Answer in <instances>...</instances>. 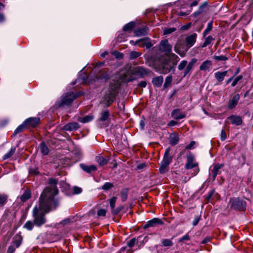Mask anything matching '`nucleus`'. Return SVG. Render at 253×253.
<instances>
[{
	"mask_svg": "<svg viewBox=\"0 0 253 253\" xmlns=\"http://www.w3.org/2000/svg\"><path fill=\"white\" fill-rule=\"evenodd\" d=\"M80 127V125L76 122L69 123L64 126V129L66 131H73L78 129Z\"/></svg>",
	"mask_w": 253,
	"mask_h": 253,
	"instance_id": "5701e85b",
	"label": "nucleus"
},
{
	"mask_svg": "<svg viewBox=\"0 0 253 253\" xmlns=\"http://www.w3.org/2000/svg\"><path fill=\"white\" fill-rule=\"evenodd\" d=\"M187 65V61L186 60H182L178 65L177 68L179 71L182 70L186 68Z\"/></svg>",
	"mask_w": 253,
	"mask_h": 253,
	"instance_id": "49530a36",
	"label": "nucleus"
},
{
	"mask_svg": "<svg viewBox=\"0 0 253 253\" xmlns=\"http://www.w3.org/2000/svg\"><path fill=\"white\" fill-rule=\"evenodd\" d=\"M190 240V237L188 234H185L179 239V243H184L185 241H188Z\"/></svg>",
	"mask_w": 253,
	"mask_h": 253,
	"instance_id": "6e6d98bb",
	"label": "nucleus"
},
{
	"mask_svg": "<svg viewBox=\"0 0 253 253\" xmlns=\"http://www.w3.org/2000/svg\"><path fill=\"white\" fill-rule=\"evenodd\" d=\"M78 95L73 92H69L63 94L61 97V100L58 102L56 105L59 107H62L65 106H70L71 105L73 101L76 99Z\"/></svg>",
	"mask_w": 253,
	"mask_h": 253,
	"instance_id": "423d86ee",
	"label": "nucleus"
},
{
	"mask_svg": "<svg viewBox=\"0 0 253 253\" xmlns=\"http://www.w3.org/2000/svg\"><path fill=\"white\" fill-rule=\"evenodd\" d=\"M93 119V117L92 115H87L84 117H79L78 119V121L82 123H86L90 122Z\"/></svg>",
	"mask_w": 253,
	"mask_h": 253,
	"instance_id": "72a5a7b5",
	"label": "nucleus"
},
{
	"mask_svg": "<svg viewBox=\"0 0 253 253\" xmlns=\"http://www.w3.org/2000/svg\"><path fill=\"white\" fill-rule=\"evenodd\" d=\"M200 219V216H197L195 219H194L193 222H192V224L193 226H196L198 224L199 220Z\"/></svg>",
	"mask_w": 253,
	"mask_h": 253,
	"instance_id": "69168bd1",
	"label": "nucleus"
},
{
	"mask_svg": "<svg viewBox=\"0 0 253 253\" xmlns=\"http://www.w3.org/2000/svg\"><path fill=\"white\" fill-rule=\"evenodd\" d=\"M224 166L223 164H217L215 165L211 170L212 178L214 180L218 174L220 173V169Z\"/></svg>",
	"mask_w": 253,
	"mask_h": 253,
	"instance_id": "4be33fe9",
	"label": "nucleus"
},
{
	"mask_svg": "<svg viewBox=\"0 0 253 253\" xmlns=\"http://www.w3.org/2000/svg\"><path fill=\"white\" fill-rule=\"evenodd\" d=\"M135 24L133 22H130L126 24L123 28V31H131L135 27Z\"/></svg>",
	"mask_w": 253,
	"mask_h": 253,
	"instance_id": "e433bc0d",
	"label": "nucleus"
},
{
	"mask_svg": "<svg viewBox=\"0 0 253 253\" xmlns=\"http://www.w3.org/2000/svg\"><path fill=\"white\" fill-rule=\"evenodd\" d=\"M212 67V62L211 60L204 61L200 66V70L202 71H209Z\"/></svg>",
	"mask_w": 253,
	"mask_h": 253,
	"instance_id": "aec40b11",
	"label": "nucleus"
},
{
	"mask_svg": "<svg viewBox=\"0 0 253 253\" xmlns=\"http://www.w3.org/2000/svg\"><path fill=\"white\" fill-rule=\"evenodd\" d=\"M40 148L42 153L43 155H47L49 153V150L45 143L42 141L40 145Z\"/></svg>",
	"mask_w": 253,
	"mask_h": 253,
	"instance_id": "2f4dec72",
	"label": "nucleus"
},
{
	"mask_svg": "<svg viewBox=\"0 0 253 253\" xmlns=\"http://www.w3.org/2000/svg\"><path fill=\"white\" fill-rule=\"evenodd\" d=\"M162 244L164 247H171L173 245V243L170 239H164L162 241Z\"/></svg>",
	"mask_w": 253,
	"mask_h": 253,
	"instance_id": "c03bdc74",
	"label": "nucleus"
},
{
	"mask_svg": "<svg viewBox=\"0 0 253 253\" xmlns=\"http://www.w3.org/2000/svg\"><path fill=\"white\" fill-rule=\"evenodd\" d=\"M27 128H27V126H26L25 124H24V122H23V123L21 125H19L16 128V129L14 130V132L13 133L12 136L16 135L18 133L22 132L25 129H27Z\"/></svg>",
	"mask_w": 253,
	"mask_h": 253,
	"instance_id": "7c9ffc66",
	"label": "nucleus"
},
{
	"mask_svg": "<svg viewBox=\"0 0 253 253\" xmlns=\"http://www.w3.org/2000/svg\"><path fill=\"white\" fill-rule=\"evenodd\" d=\"M136 243V239L135 238H132L129 241H128L126 243V247H123L121 249L122 252H129L132 251L131 248L134 247Z\"/></svg>",
	"mask_w": 253,
	"mask_h": 253,
	"instance_id": "a211bd4d",
	"label": "nucleus"
},
{
	"mask_svg": "<svg viewBox=\"0 0 253 253\" xmlns=\"http://www.w3.org/2000/svg\"><path fill=\"white\" fill-rule=\"evenodd\" d=\"M31 198V192L29 190H26L24 191V193L21 196L20 199L23 202H26Z\"/></svg>",
	"mask_w": 253,
	"mask_h": 253,
	"instance_id": "473e14b6",
	"label": "nucleus"
},
{
	"mask_svg": "<svg viewBox=\"0 0 253 253\" xmlns=\"http://www.w3.org/2000/svg\"><path fill=\"white\" fill-rule=\"evenodd\" d=\"M123 206H120L115 209H113L111 211L112 214L113 215H117L123 210Z\"/></svg>",
	"mask_w": 253,
	"mask_h": 253,
	"instance_id": "603ef678",
	"label": "nucleus"
},
{
	"mask_svg": "<svg viewBox=\"0 0 253 253\" xmlns=\"http://www.w3.org/2000/svg\"><path fill=\"white\" fill-rule=\"evenodd\" d=\"M133 73L141 77H143L148 74V70L143 67L138 66L133 69Z\"/></svg>",
	"mask_w": 253,
	"mask_h": 253,
	"instance_id": "2eb2a0df",
	"label": "nucleus"
},
{
	"mask_svg": "<svg viewBox=\"0 0 253 253\" xmlns=\"http://www.w3.org/2000/svg\"><path fill=\"white\" fill-rule=\"evenodd\" d=\"M171 116L175 120H180L186 117V114L180 111V109H174L171 112Z\"/></svg>",
	"mask_w": 253,
	"mask_h": 253,
	"instance_id": "6ab92c4d",
	"label": "nucleus"
},
{
	"mask_svg": "<svg viewBox=\"0 0 253 253\" xmlns=\"http://www.w3.org/2000/svg\"><path fill=\"white\" fill-rule=\"evenodd\" d=\"M179 136L175 133H171L170 134L169 140V143L171 145L177 144L179 141Z\"/></svg>",
	"mask_w": 253,
	"mask_h": 253,
	"instance_id": "bb28decb",
	"label": "nucleus"
},
{
	"mask_svg": "<svg viewBox=\"0 0 253 253\" xmlns=\"http://www.w3.org/2000/svg\"><path fill=\"white\" fill-rule=\"evenodd\" d=\"M163 82V77L162 76H159L154 78L152 80V83L154 86L157 87H160Z\"/></svg>",
	"mask_w": 253,
	"mask_h": 253,
	"instance_id": "c756f323",
	"label": "nucleus"
},
{
	"mask_svg": "<svg viewBox=\"0 0 253 253\" xmlns=\"http://www.w3.org/2000/svg\"><path fill=\"white\" fill-rule=\"evenodd\" d=\"M191 11H192V8L190 9L189 10H187L185 12L180 11L177 13V15L179 16H186V15H189Z\"/></svg>",
	"mask_w": 253,
	"mask_h": 253,
	"instance_id": "680f3d73",
	"label": "nucleus"
},
{
	"mask_svg": "<svg viewBox=\"0 0 253 253\" xmlns=\"http://www.w3.org/2000/svg\"><path fill=\"white\" fill-rule=\"evenodd\" d=\"M80 167L84 171L88 173L97 170V168L94 165L87 166L84 164H80Z\"/></svg>",
	"mask_w": 253,
	"mask_h": 253,
	"instance_id": "393cba45",
	"label": "nucleus"
},
{
	"mask_svg": "<svg viewBox=\"0 0 253 253\" xmlns=\"http://www.w3.org/2000/svg\"><path fill=\"white\" fill-rule=\"evenodd\" d=\"M113 187V183H112L111 182H106V183H105V184L103 185L102 186L101 189L104 190L106 191V190H108L111 189Z\"/></svg>",
	"mask_w": 253,
	"mask_h": 253,
	"instance_id": "09e8293b",
	"label": "nucleus"
},
{
	"mask_svg": "<svg viewBox=\"0 0 253 253\" xmlns=\"http://www.w3.org/2000/svg\"><path fill=\"white\" fill-rule=\"evenodd\" d=\"M172 81V77L171 75L168 76L165 79V82L163 87L164 88H167L171 83Z\"/></svg>",
	"mask_w": 253,
	"mask_h": 253,
	"instance_id": "a19ab883",
	"label": "nucleus"
},
{
	"mask_svg": "<svg viewBox=\"0 0 253 253\" xmlns=\"http://www.w3.org/2000/svg\"><path fill=\"white\" fill-rule=\"evenodd\" d=\"M169 165H168L166 163L161 162V166L159 168V171H160V173H165L167 171V168L169 166Z\"/></svg>",
	"mask_w": 253,
	"mask_h": 253,
	"instance_id": "79ce46f5",
	"label": "nucleus"
},
{
	"mask_svg": "<svg viewBox=\"0 0 253 253\" xmlns=\"http://www.w3.org/2000/svg\"><path fill=\"white\" fill-rule=\"evenodd\" d=\"M186 169H193L192 175H196L199 172L198 163L196 162L194 156L189 152L186 156V163L185 165Z\"/></svg>",
	"mask_w": 253,
	"mask_h": 253,
	"instance_id": "0eeeda50",
	"label": "nucleus"
},
{
	"mask_svg": "<svg viewBox=\"0 0 253 253\" xmlns=\"http://www.w3.org/2000/svg\"><path fill=\"white\" fill-rule=\"evenodd\" d=\"M170 57H171V59L172 60V63L174 65H176L177 63V62L179 61V59H180L179 57L174 53H172L171 54Z\"/></svg>",
	"mask_w": 253,
	"mask_h": 253,
	"instance_id": "8fccbe9b",
	"label": "nucleus"
},
{
	"mask_svg": "<svg viewBox=\"0 0 253 253\" xmlns=\"http://www.w3.org/2000/svg\"><path fill=\"white\" fill-rule=\"evenodd\" d=\"M35 224L34 221L31 220L27 221L23 225V228L26 229L27 230H32Z\"/></svg>",
	"mask_w": 253,
	"mask_h": 253,
	"instance_id": "58836bf2",
	"label": "nucleus"
},
{
	"mask_svg": "<svg viewBox=\"0 0 253 253\" xmlns=\"http://www.w3.org/2000/svg\"><path fill=\"white\" fill-rule=\"evenodd\" d=\"M58 183L57 180L54 178H49L48 180V184L51 185V187H47L45 188L42 193L45 191L47 192H49L52 194L51 199V203L53 204L54 208H56L59 205V201L57 199H55L54 197L58 193V190L56 187V184Z\"/></svg>",
	"mask_w": 253,
	"mask_h": 253,
	"instance_id": "39448f33",
	"label": "nucleus"
},
{
	"mask_svg": "<svg viewBox=\"0 0 253 253\" xmlns=\"http://www.w3.org/2000/svg\"><path fill=\"white\" fill-rule=\"evenodd\" d=\"M175 31H176L175 28H166L164 30V35H168V34L172 33V32H174Z\"/></svg>",
	"mask_w": 253,
	"mask_h": 253,
	"instance_id": "5fc2aeb1",
	"label": "nucleus"
},
{
	"mask_svg": "<svg viewBox=\"0 0 253 253\" xmlns=\"http://www.w3.org/2000/svg\"><path fill=\"white\" fill-rule=\"evenodd\" d=\"M213 58L216 61H226L228 59V57L224 55H214Z\"/></svg>",
	"mask_w": 253,
	"mask_h": 253,
	"instance_id": "a18cd8bd",
	"label": "nucleus"
},
{
	"mask_svg": "<svg viewBox=\"0 0 253 253\" xmlns=\"http://www.w3.org/2000/svg\"><path fill=\"white\" fill-rule=\"evenodd\" d=\"M146 85L147 82L145 81H142L139 83L138 85L141 87H145Z\"/></svg>",
	"mask_w": 253,
	"mask_h": 253,
	"instance_id": "774afa93",
	"label": "nucleus"
},
{
	"mask_svg": "<svg viewBox=\"0 0 253 253\" xmlns=\"http://www.w3.org/2000/svg\"><path fill=\"white\" fill-rule=\"evenodd\" d=\"M163 222L161 219L157 218H154L148 222L144 225L143 229H146L147 228L150 227H155L158 224H162Z\"/></svg>",
	"mask_w": 253,
	"mask_h": 253,
	"instance_id": "ddd939ff",
	"label": "nucleus"
},
{
	"mask_svg": "<svg viewBox=\"0 0 253 253\" xmlns=\"http://www.w3.org/2000/svg\"><path fill=\"white\" fill-rule=\"evenodd\" d=\"M109 159L105 158L101 156H98L95 157V161L100 166H103L106 165Z\"/></svg>",
	"mask_w": 253,
	"mask_h": 253,
	"instance_id": "c85d7f7f",
	"label": "nucleus"
},
{
	"mask_svg": "<svg viewBox=\"0 0 253 253\" xmlns=\"http://www.w3.org/2000/svg\"><path fill=\"white\" fill-rule=\"evenodd\" d=\"M214 41V38H212L211 36H208L205 40L204 42L202 45V47H206L207 45L211 43V42Z\"/></svg>",
	"mask_w": 253,
	"mask_h": 253,
	"instance_id": "ea45409f",
	"label": "nucleus"
},
{
	"mask_svg": "<svg viewBox=\"0 0 253 253\" xmlns=\"http://www.w3.org/2000/svg\"><path fill=\"white\" fill-rule=\"evenodd\" d=\"M227 74V71H225L222 72L218 71L214 73V77L219 82H221L224 80V78L226 76Z\"/></svg>",
	"mask_w": 253,
	"mask_h": 253,
	"instance_id": "a878e982",
	"label": "nucleus"
},
{
	"mask_svg": "<svg viewBox=\"0 0 253 253\" xmlns=\"http://www.w3.org/2000/svg\"><path fill=\"white\" fill-rule=\"evenodd\" d=\"M117 201V197H113L110 200V206L111 209V211L115 209V203Z\"/></svg>",
	"mask_w": 253,
	"mask_h": 253,
	"instance_id": "3c124183",
	"label": "nucleus"
},
{
	"mask_svg": "<svg viewBox=\"0 0 253 253\" xmlns=\"http://www.w3.org/2000/svg\"><path fill=\"white\" fill-rule=\"evenodd\" d=\"M107 211L105 209H100L98 211L97 214L98 216H104L106 215Z\"/></svg>",
	"mask_w": 253,
	"mask_h": 253,
	"instance_id": "4d7b16f0",
	"label": "nucleus"
},
{
	"mask_svg": "<svg viewBox=\"0 0 253 253\" xmlns=\"http://www.w3.org/2000/svg\"><path fill=\"white\" fill-rule=\"evenodd\" d=\"M114 55L117 58L121 59L123 57V54L118 51H115L113 53Z\"/></svg>",
	"mask_w": 253,
	"mask_h": 253,
	"instance_id": "0e129e2a",
	"label": "nucleus"
},
{
	"mask_svg": "<svg viewBox=\"0 0 253 253\" xmlns=\"http://www.w3.org/2000/svg\"><path fill=\"white\" fill-rule=\"evenodd\" d=\"M212 21H211L208 23L207 28H206V29L205 30L203 33V38H205L206 36L212 30Z\"/></svg>",
	"mask_w": 253,
	"mask_h": 253,
	"instance_id": "c9c22d12",
	"label": "nucleus"
},
{
	"mask_svg": "<svg viewBox=\"0 0 253 253\" xmlns=\"http://www.w3.org/2000/svg\"><path fill=\"white\" fill-rule=\"evenodd\" d=\"M128 190L127 189H124L121 192V200L123 202H125L127 197Z\"/></svg>",
	"mask_w": 253,
	"mask_h": 253,
	"instance_id": "37998d69",
	"label": "nucleus"
},
{
	"mask_svg": "<svg viewBox=\"0 0 253 253\" xmlns=\"http://www.w3.org/2000/svg\"><path fill=\"white\" fill-rule=\"evenodd\" d=\"M22 241V236L18 234L15 235L13 239V241L8 248V253H13L15 249L20 246Z\"/></svg>",
	"mask_w": 253,
	"mask_h": 253,
	"instance_id": "6e6552de",
	"label": "nucleus"
},
{
	"mask_svg": "<svg viewBox=\"0 0 253 253\" xmlns=\"http://www.w3.org/2000/svg\"><path fill=\"white\" fill-rule=\"evenodd\" d=\"M109 115L110 113L108 110L102 111L100 113V117L97 120L98 125H101V122L106 121L108 119Z\"/></svg>",
	"mask_w": 253,
	"mask_h": 253,
	"instance_id": "b1692460",
	"label": "nucleus"
},
{
	"mask_svg": "<svg viewBox=\"0 0 253 253\" xmlns=\"http://www.w3.org/2000/svg\"><path fill=\"white\" fill-rule=\"evenodd\" d=\"M119 88L120 84L117 81H114L110 83L101 103L109 107L115 101Z\"/></svg>",
	"mask_w": 253,
	"mask_h": 253,
	"instance_id": "7ed1b4c3",
	"label": "nucleus"
},
{
	"mask_svg": "<svg viewBox=\"0 0 253 253\" xmlns=\"http://www.w3.org/2000/svg\"><path fill=\"white\" fill-rule=\"evenodd\" d=\"M226 134L224 129H222L220 133V139L222 141H224L226 139Z\"/></svg>",
	"mask_w": 253,
	"mask_h": 253,
	"instance_id": "e2e57ef3",
	"label": "nucleus"
},
{
	"mask_svg": "<svg viewBox=\"0 0 253 253\" xmlns=\"http://www.w3.org/2000/svg\"><path fill=\"white\" fill-rule=\"evenodd\" d=\"M73 191L74 194H79L82 192V189L78 186H74L73 188Z\"/></svg>",
	"mask_w": 253,
	"mask_h": 253,
	"instance_id": "13d9d810",
	"label": "nucleus"
},
{
	"mask_svg": "<svg viewBox=\"0 0 253 253\" xmlns=\"http://www.w3.org/2000/svg\"><path fill=\"white\" fill-rule=\"evenodd\" d=\"M52 194L46 191L42 193L39 199V206H36L33 210V221L35 225L38 227L41 226L46 222L45 214L52 209H55L51 201Z\"/></svg>",
	"mask_w": 253,
	"mask_h": 253,
	"instance_id": "f257e3e1",
	"label": "nucleus"
},
{
	"mask_svg": "<svg viewBox=\"0 0 253 253\" xmlns=\"http://www.w3.org/2000/svg\"><path fill=\"white\" fill-rule=\"evenodd\" d=\"M227 120H228L231 124L236 126L241 125L243 123V120L241 117L237 115H232L228 117L227 118Z\"/></svg>",
	"mask_w": 253,
	"mask_h": 253,
	"instance_id": "f8f14e48",
	"label": "nucleus"
},
{
	"mask_svg": "<svg viewBox=\"0 0 253 253\" xmlns=\"http://www.w3.org/2000/svg\"><path fill=\"white\" fill-rule=\"evenodd\" d=\"M121 79L122 81L125 82H129L130 81H132L133 79L130 78L127 74H125L121 77Z\"/></svg>",
	"mask_w": 253,
	"mask_h": 253,
	"instance_id": "864d4df0",
	"label": "nucleus"
},
{
	"mask_svg": "<svg viewBox=\"0 0 253 253\" xmlns=\"http://www.w3.org/2000/svg\"><path fill=\"white\" fill-rule=\"evenodd\" d=\"M15 150L16 148L15 147H11L10 151L3 156V159L6 160L11 157L15 153Z\"/></svg>",
	"mask_w": 253,
	"mask_h": 253,
	"instance_id": "4c0bfd02",
	"label": "nucleus"
},
{
	"mask_svg": "<svg viewBox=\"0 0 253 253\" xmlns=\"http://www.w3.org/2000/svg\"><path fill=\"white\" fill-rule=\"evenodd\" d=\"M231 207L238 211H244L246 207L245 201L240 200L239 198H233L230 201Z\"/></svg>",
	"mask_w": 253,
	"mask_h": 253,
	"instance_id": "1a4fd4ad",
	"label": "nucleus"
},
{
	"mask_svg": "<svg viewBox=\"0 0 253 253\" xmlns=\"http://www.w3.org/2000/svg\"><path fill=\"white\" fill-rule=\"evenodd\" d=\"M197 61V59L196 58H192L191 60L184 70L183 77L186 76L191 72L194 66L196 63Z\"/></svg>",
	"mask_w": 253,
	"mask_h": 253,
	"instance_id": "dca6fc26",
	"label": "nucleus"
},
{
	"mask_svg": "<svg viewBox=\"0 0 253 253\" xmlns=\"http://www.w3.org/2000/svg\"><path fill=\"white\" fill-rule=\"evenodd\" d=\"M170 150L171 149L169 147L166 149L163 160L162 161V162L168 165L171 163L172 160V156L170 154Z\"/></svg>",
	"mask_w": 253,
	"mask_h": 253,
	"instance_id": "f3484780",
	"label": "nucleus"
},
{
	"mask_svg": "<svg viewBox=\"0 0 253 253\" xmlns=\"http://www.w3.org/2000/svg\"><path fill=\"white\" fill-rule=\"evenodd\" d=\"M8 196L3 193H0V208L3 207L6 203Z\"/></svg>",
	"mask_w": 253,
	"mask_h": 253,
	"instance_id": "f704fd0d",
	"label": "nucleus"
},
{
	"mask_svg": "<svg viewBox=\"0 0 253 253\" xmlns=\"http://www.w3.org/2000/svg\"><path fill=\"white\" fill-rule=\"evenodd\" d=\"M197 38V34L194 33L192 35L188 36L186 38V45H182L184 48L182 50H180V44H175L174 47V51L179 54L181 56L183 57L185 56L186 52L188 49L191 47L195 43Z\"/></svg>",
	"mask_w": 253,
	"mask_h": 253,
	"instance_id": "20e7f679",
	"label": "nucleus"
},
{
	"mask_svg": "<svg viewBox=\"0 0 253 253\" xmlns=\"http://www.w3.org/2000/svg\"><path fill=\"white\" fill-rule=\"evenodd\" d=\"M208 5L207 2H204L199 7L198 10L199 11H201L202 13L204 11L205 9L207 7Z\"/></svg>",
	"mask_w": 253,
	"mask_h": 253,
	"instance_id": "052dcab7",
	"label": "nucleus"
},
{
	"mask_svg": "<svg viewBox=\"0 0 253 253\" xmlns=\"http://www.w3.org/2000/svg\"><path fill=\"white\" fill-rule=\"evenodd\" d=\"M148 29L146 26H142L135 30L134 33L135 36L137 37L145 36L148 34Z\"/></svg>",
	"mask_w": 253,
	"mask_h": 253,
	"instance_id": "412c9836",
	"label": "nucleus"
},
{
	"mask_svg": "<svg viewBox=\"0 0 253 253\" xmlns=\"http://www.w3.org/2000/svg\"><path fill=\"white\" fill-rule=\"evenodd\" d=\"M141 53L140 52H138L135 51H132L130 53L129 58L131 59H134L139 56H140Z\"/></svg>",
	"mask_w": 253,
	"mask_h": 253,
	"instance_id": "de8ad7c7",
	"label": "nucleus"
},
{
	"mask_svg": "<svg viewBox=\"0 0 253 253\" xmlns=\"http://www.w3.org/2000/svg\"><path fill=\"white\" fill-rule=\"evenodd\" d=\"M146 59L148 66L154 67L160 74H167L171 70L172 67L169 65L168 59L160 53L147 54Z\"/></svg>",
	"mask_w": 253,
	"mask_h": 253,
	"instance_id": "f03ea898",
	"label": "nucleus"
},
{
	"mask_svg": "<svg viewBox=\"0 0 253 253\" xmlns=\"http://www.w3.org/2000/svg\"><path fill=\"white\" fill-rule=\"evenodd\" d=\"M243 77L241 75H240L237 77L233 81L231 84L232 86H235L238 83V82L242 79Z\"/></svg>",
	"mask_w": 253,
	"mask_h": 253,
	"instance_id": "bf43d9fd",
	"label": "nucleus"
},
{
	"mask_svg": "<svg viewBox=\"0 0 253 253\" xmlns=\"http://www.w3.org/2000/svg\"><path fill=\"white\" fill-rule=\"evenodd\" d=\"M40 119L39 117H30L25 120L24 122L27 128L36 127L39 124Z\"/></svg>",
	"mask_w": 253,
	"mask_h": 253,
	"instance_id": "9d476101",
	"label": "nucleus"
},
{
	"mask_svg": "<svg viewBox=\"0 0 253 253\" xmlns=\"http://www.w3.org/2000/svg\"><path fill=\"white\" fill-rule=\"evenodd\" d=\"M172 46L169 44L167 40L162 41L159 45V49L166 53H169L171 51Z\"/></svg>",
	"mask_w": 253,
	"mask_h": 253,
	"instance_id": "9b49d317",
	"label": "nucleus"
},
{
	"mask_svg": "<svg viewBox=\"0 0 253 253\" xmlns=\"http://www.w3.org/2000/svg\"><path fill=\"white\" fill-rule=\"evenodd\" d=\"M195 144V142L194 141H191L189 145H188L186 147V149L190 150L193 147V146Z\"/></svg>",
	"mask_w": 253,
	"mask_h": 253,
	"instance_id": "338daca9",
	"label": "nucleus"
},
{
	"mask_svg": "<svg viewBox=\"0 0 253 253\" xmlns=\"http://www.w3.org/2000/svg\"><path fill=\"white\" fill-rule=\"evenodd\" d=\"M240 99V95L239 94H235L232 99H231L228 104V109L231 110L234 108L237 105L238 102Z\"/></svg>",
	"mask_w": 253,
	"mask_h": 253,
	"instance_id": "4468645a",
	"label": "nucleus"
},
{
	"mask_svg": "<svg viewBox=\"0 0 253 253\" xmlns=\"http://www.w3.org/2000/svg\"><path fill=\"white\" fill-rule=\"evenodd\" d=\"M153 45V44L150 41V39L148 38H145L141 39V43L139 44V46L143 47L146 46L147 48H150Z\"/></svg>",
	"mask_w": 253,
	"mask_h": 253,
	"instance_id": "cd10ccee",
	"label": "nucleus"
}]
</instances>
